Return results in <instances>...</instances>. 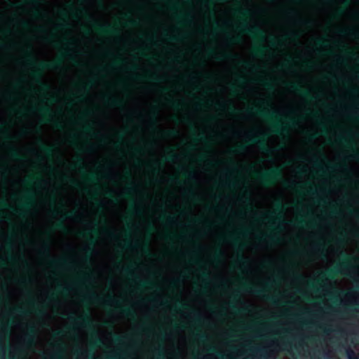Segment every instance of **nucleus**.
Returning <instances> with one entry per match:
<instances>
[{
	"instance_id": "obj_1",
	"label": "nucleus",
	"mask_w": 359,
	"mask_h": 359,
	"mask_svg": "<svg viewBox=\"0 0 359 359\" xmlns=\"http://www.w3.org/2000/svg\"><path fill=\"white\" fill-rule=\"evenodd\" d=\"M235 12L236 14L240 15L243 19L238 27L240 30L243 33L250 34L255 39L264 41L266 38L264 32L256 25L249 27L248 22L243 19L244 18H248L251 15L250 11L247 8H239L236 9Z\"/></svg>"
},
{
	"instance_id": "obj_2",
	"label": "nucleus",
	"mask_w": 359,
	"mask_h": 359,
	"mask_svg": "<svg viewBox=\"0 0 359 359\" xmlns=\"http://www.w3.org/2000/svg\"><path fill=\"white\" fill-rule=\"evenodd\" d=\"M69 319L71 321H74V323L81 325L83 327L92 330V338L93 339L92 341V345L94 347H100L103 344L102 339L97 336V332L95 331L93 328L92 320L88 313H86L85 315L77 318H75L74 316L70 315L69 316Z\"/></svg>"
},
{
	"instance_id": "obj_3",
	"label": "nucleus",
	"mask_w": 359,
	"mask_h": 359,
	"mask_svg": "<svg viewBox=\"0 0 359 359\" xmlns=\"http://www.w3.org/2000/svg\"><path fill=\"white\" fill-rule=\"evenodd\" d=\"M62 65V60L59 58L53 62H41L36 65V69L32 72V76L34 81L40 85L43 90H48V86L41 82V72L45 69H57Z\"/></svg>"
},
{
	"instance_id": "obj_4",
	"label": "nucleus",
	"mask_w": 359,
	"mask_h": 359,
	"mask_svg": "<svg viewBox=\"0 0 359 359\" xmlns=\"http://www.w3.org/2000/svg\"><path fill=\"white\" fill-rule=\"evenodd\" d=\"M342 257L344 258V261L334 266L332 269L326 270L320 274V279L322 280H332L334 279L337 276L341 273V269H346L350 266L349 259L350 257L345 253H342Z\"/></svg>"
},
{
	"instance_id": "obj_5",
	"label": "nucleus",
	"mask_w": 359,
	"mask_h": 359,
	"mask_svg": "<svg viewBox=\"0 0 359 359\" xmlns=\"http://www.w3.org/2000/svg\"><path fill=\"white\" fill-rule=\"evenodd\" d=\"M282 177L281 170L278 168H272L257 175V179L265 185H270L275 183Z\"/></svg>"
},
{
	"instance_id": "obj_6",
	"label": "nucleus",
	"mask_w": 359,
	"mask_h": 359,
	"mask_svg": "<svg viewBox=\"0 0 359 359\" xmlns=\"http://www.w3.org/2000/svg\"><path fill=\"white\" fill-rule=\"evenodd\" d=\"M276 209L273 212H269L264 216L271 223L283 222L285 207L280 201H277L275 204Z\"/></svg>"
},
{
	"instance_id": "obj_7",
	"label": "nucleus",
	"mask_w": 359,
	"mask_h": 359,
	"mask_svg": "<svg viewBox=\"0 0 359 359\" xmlns=\"http://www.w3.org/2000/svg\"><path fill=\"white\" fill-rule=\"evenodd\" d=\"M22 199V202L19 205V215L22 217H25L33 207L35 202V198L34 194L32 191H28L25 193Z\"/></svg>"
},
{
	"instance_id": "obj_8",
	"label": "nucleus",
	"mask_w": 359,
	"mask_h": 359,
	"mask_svg": "<svg viewBox=\"0 0 359 359\" xmlns=\"http://www.w3.org/2000/svg\"><path fill=\"white\" fill-rule=\"evenodd\" d=\"M296 124L297 121L295 118H287V123L284 125L279 121L273 122L271 123V128L274 133L285 135L288 133L289 128L294 127Z\"/></svg>"
},
{
	"instance_id": "obj_9",
	"label": "nucleus",
	"mask_w": 359,
	"mask_h": 359,
	"mask_svg": "<svg viewBox=\"0 0 359 359\" xmlns=\"http://www.w3.org/2000/svg\"><path fill=\"white\" fill-rule=\"evenodd\" d=\"M243 289L248 292H252L254 294L264 298L265 300L270 302L273 304L277 303V298L274 296L268 295L266 294V289H259L250 284L244 283Z\"/></svg>"
},
{
	"instance_id": "obj_10",
	"label": "nucleus",
	"mask_w": 359,
	"mask_h": 359,
	"mask_svg": "<svg viewBox=\"0 0 359 359\" xmlns=\"http://www.w3.org/2000/svg\"><path fill=\"white\" fill-rule=\"evenodd\" d=\"M248 112L250 114H255L257 116L264 118L267 120H278L277 113L273 111H270L268 109H254L251 108L248 109Z\"/></svg>"
},
{
	"instance_id": "obj_11",
	"label": "nucleus",
	"mask_w": 359,
	"mask_h": 359,
	"mask_svg": "<svg viewBox=\"0 0 359 359\" xmlns=\"http://www.w3.org/2000/svg\"><path fill=\"white\" fill-rule=\"evenodd\" d=\"M251 144H257L259 149L265 154H270L273 150L266 144V139L258 136H253L249 139Z\"/></svg>"
},
{
	"instance_id": "obj_12",
	"label": "nucleus",
	"mask_w": 359,
	"mask_h": 359,
	"mask_svg": "<svg viewBox=\"0 0 359 359\" xmlns=\"http://www.w3.org/2000/svg\"><path fill=\"white\" fill-rule=\"evenodd\" d=\"M229 238L231 239V242L233 243L234 245L236 246H238L240 250H241V252L238 253L237 255V259L236 261L242 264L243 266H245L248 264V261L247 260V259L244 257L243 255V250L245 248V245L244 244H240L239 243V240L237 238H234L231 236H229Z\"/></svg>"
},
{
	"instance_id": "obj_13",
	"label": "nucleus",
	"mask_w": 359,
	"mask_h": 359,
	"mask_svg": "<svg viewBox=\"0 0 359 359\" xmlns=\"http://www.w3.org/2000/svg\"><path fill=\"white\" fill-rule=\"evenodd\" d=\"M93 26L98 32L102 34H116L118 33L117 30L109 25H101L97 22H94Z\"/></svg>"
},
{
	"instance_id": "obj_14",
	"label": "nucleus",
	"mask_w": 359,
	"mask_h": 359,
	"mask_svg": "<svg viewBox=\"0 0 359 359\" xmlns=\"http://www.w3.org/2000/svg\"><path fill=\"white\" fill-rule=\"evenodd\" d=\"M289 87L290 90L297 92L302 97L306 100H313L316 98L311 95V93L309 90H302V87L295 83H290Z\"/></svg>"
},
{
	"instance_id": "obj_15",
	"label": "nucleus",
	"mask_w": 359,
	"mask_h": 359,
	"mask_svg": "<svg viewBox=\"0 0 359 359\" xmlns=\"http://www.w3.org/2000/svg\"><path fill=\"white\" fill-rule=\"evenodd\" d=\"M36 334V329L33 325L27 327V332L25 336V341L27 344H32L34 341V336Z\"/></svg>"
},
{
	"instance_id": "obj_16",
	"label": "nucleus",
	"mask_w": 359,
	"mask_h": 359,
	"mask_svg": "<svg viewBox=\"0 0 359 359\" xmlns=\"http://www.w3.org/2000/svg\"><path fill=\"white\" fill-rule=\"evenodd\" d=\"M116 304V309L118 310L122 314H123L124 316H131V317H135L136 316V313L134 311L133 309H132L130 307H125V306H122L117 301H115Z\"/></svg>"
},
{
	"instance_id": "obj_17",
	"label": "nucleus",
	"mask_w": 359,
	"mask_h": 359,
	"mask_svg": "<svg viewBox=\"0 0 359 359\" xmlns=\"http://www.w3.org/2000/svg\"><path fill=\"white\" fill-rule=\"evenodd\" d=\"M38 111L46 121H50V118L53 117V114L50 109L47 107H40L38 109Z\"/></svg>"
},
{
	"instance_id": "obj_18",
	"label": "nucleus",
	"mask_w": 359,
	"mask_h": 359,
	"mask_svg": "<svg viewBox=\"0 0 359 359\" xmlns=\"http://www.w3.org/2000/svg\"><path fill=\"white\" fill-rule=\"evenodd\" d=\"M104 100L109 105L114 107H120L123 104V100L114 97H106Z\"/></svg>"
},
{
	"instance_id": "obj_19",
	"label": "nucleus",
	"mask_w": 359,
	"mask_h": 359,
	"mask_svg": "<svg viewBox=\"0 0 359 359\" xmlns=\"http://www.w3.org/2000/svg\"><path fill=\"white\" fill-rule=\"evenodd\" d=\"M309 225L310 227H314L316 224V220L314 219H311L309 222H306L304 219H298L297 221L296 226L299 227H302L304 225Z\"/></svg>"
},
{
	"instance_id": "obj_20",
	"label": "nucleus",
	"mask_w": 359,
	"mask_h": 359,
	"mask_svg": "<svg viewBox=\"0 0 359 359\" xmlns=\"http://www.w3.org/2000/svg\"><path fill=\"white\" fill-rule=\"evenodd\" d=\"M89 243H90V245L88 246V248L86 250V257H85L86 261H88L90 259V256L93 252V246L95 245V241L93 238H90Z\"/></svg>"
},
{
	"instance_id": "obj_21",
	"label": "nucleus",
	"mask_w": 359,
	"mask_h": 359,
	"mask_svg": "<svg viewBox=\"0 0 359 359\" xmlns=\"http://www.w3.org/2000/svg\"><path fill=\"white\" fill-rule=\"evenodd\" d=\"M135 282L137 283L140 288H143L146 287H152L154 285L152 282L140 280L138 277H137Z\"/></svg>"
},
{
	"instance_id": "obj_22",
	"label": "nucleus",
	"mask_w": 359,
	"mask_h": 359,
	"mask_svg": "<svg viewBox=\"0 0 359 359\" xmlns=\"http://www.w3.org/2000/svg\"><path fill=\"white\" fill-rule=\"evenodd\" d=\"M60 350L55 352L52 355L51 358L53 359H61L63 356L64 353V346L62 344H59Z\"/></svg>"
},
{
	"instance_id": "obj_23",
	"label": "nucleus",
	"mask_w": 359,
	"mask_h": 359,
	"mask_svg": "<svg viewBox=\"0 0 359 359\" xmlns=\"http://www.w3.org/2000/svg\"><path fill=\"white\" fill-rule=\"evenodd\" d=\"M266 48L262 46H255L253 48V53L256 56H263L265 53Z\"/></svg>"
},
{
	"instance_id": "obj_24",
	"label": "nucleus",
	"mask_w": 359,
	"mask_h": 359,
	"mask_svg": "<svg viewBox=\"0 0 359 359\" xmlns=\"http://www.w3.org/2000/svg\"><path fill=\"white\" fill-rule=\"evenodd\" d=\"M90 298L93 299L95 302H100L102 300V298L97 296L95 293L92 292L89 295L84 297V298L82 299V302H86Z\"/></svg>"
},
{
	"instance_id": "obj_25",
	"label": "nucleus",
	"mask_w": 359,
	"mask_h": 359,
	"mask_svg": "<svg viewBox=\"0 0 359 359\" xmlns=\"http://www.w3.org/2000/svg\"><path fill=\"white\" fill-rule=\"evenodd\" d=\"M179 135L178 130L175 129H171L163 131V135L167 137H175Z\"/></svg>"
},
{
	"instance_id": "obj_26",
	"label": "nucleus",
	"mask_w": 359,
	"mask_h": 359,
	"mask_svg": "<svg viewBox=\"0 0 359 359\" xmlns=\"http://www.w3.org/2000/svg\"><path fill=\"white\" fill-rule=\"evenodd\" d=\"M177 18L179 20V22H189L191 20V15L189 13H183L177 15Z\"/></svg>"
},
{
	"instance_id": "obj_27",
	"label": "nucleus",
	"mask_w": 359,
	"mask_h": 359,
	"mask_svg": "<svg viewBox=\"0 0 359 359\" xmlns=\"http://www.w3.org/2000/svg\"><path fill=\"white\" fill-rule=\"evenodd\" d=\"M41 149L47 156H51L53 155V149L51 147H47L44 144H41Z\"/></svg>"
},
{
	"instance_id": "obj_28",
	"label": "nucleus",
	"mask_w": 359,
	"mask_h": 359,
	"mask_svg": "<svg viewBox=\"0 0 359 359\" xmlns=\"http://www.w3.org/2000/svg\"><path fill=\"white\" fill-rule=\"evenodd\" d=\"M317 285H321V283L319 279L316 280V282H313V281H309L307 283V285H308V287L314 290V291H318V289L317 287Z\"/></svg>"
},
{
	"instance_id": "obj_29",
	"label": "nucleus",
	"mask_w": 359,
	"mask_h": 359,
	"mask_svg": "<svg viewBox=\"0 0 359 359\" xmlns=\"http://www.w3.org/2000/svg\"><path fill=\"white\" fill-rule=\"evenodd\" d=\"M223 256V253L220 248H217L215 251L213 259L215 261L218 262L221 259Z\"/></svg>"
},
{
	"instance_id": "obj_30",
	"label": "nucleus",
	"mask_w": 359,
	"mask_h": 359,
	"mask_svg": "<svg viewBox=\"0 0 359 359\" xmlns=\"http://www.w3.org/2000/svg\"><path fill=\"white\" fill-rule=\"evenodd\" d=\"M133 267H134V264H131L128 265V266L123 268V272L124 273L127 274L128 276H133Z\"/></svg>"
},
{
	"instance_id": "obj_31",
	"label": "nucleus",
	"mask_w": 359,
	"mask_h": 359,
	"mask_svg": "<svg viewBox=\"0 0 359 359\" xmlns=\"http://www.w3.org/2000/svg\"><path fill=\"white\" fill-rule=\"evenodd\" d=\"M227 0H208L207 1H204L203 2V4L205 6H208V7H213V6L215 5V4L216 2H224V1H226Z\"/></svg>"
},
{
	"instance_id": "obj_32",
	"label": "nucleus",
	"mask_w": 359,
	"mask_h": 359,
	"mask_svg": "<svg viewBox=\"0 0 359 359\" xmlns=\"http://www.w3.org/2000/svg\"><path fill=\"white\" fill-rule=\"evenodd\" d=\"M246 147L243 144L238 145L235 149L232 150V152L235 154H241L245 151Z\"/></svg>"
},
{
	"instance_id": "obj_33",
	"label": "nucleus",
	"mask_w": 359,
	"mask_h": 359,
	"mask_svg": "<svg viewBox=\"0 0 359 359\" xmlns=\"http://www.w3.org/2000/svg\"><path fill=\"white\" fill-rule=\"evenodd\" d=\"M346 352L349 359H358L355 353L351 348H347Z\"/></svg>"
},
{
	"instance_id": "obj_34",
	"label": "nucleus",
	"mask_w": 359,
	"mask_h": 359,
	"mask_svg": "<svg viewBox=\"0 0 359 359\" xmlns=\"http://www.w3.org/2000/svg\"><path fill=\"white\" fill-rule=\"evenodd\" d=\"M57 290L62 294H67L69 292V288L67 287H63L62 285L58 284L56 287Z\"/></svg>"
},
{
	"instance_id": "obj_35",
	"label": "nucleus",
	"mask_w": 359,
	"mask_h": 359,
	"mask_svg": "<svg viewBox=\"0 0 359 359\" xmlns=\"http://www.w3.org/2000/svg\"><path fill=\"white\" fill-rule=\"evenodd\" d=\"M262 83L265 88L270 90H273V86L271 81H269L267 80H262Z\"/></svg>"
},
{
	"instance_id": "obj_36",
	"label": "nucleus",
	"mask_w": 359,
	"mask_h": 359,
	"mask_svg": "<svg viewBox=\"0 0 359 359\" xmlns=\"http://www.w3.org/2000/svg\"><path fill=\"white\" fill-rule=\"evenodd\" d=\"M86 179L88 182H95L97 180V175L95 173L86 175Z\"/></svg>"
},
{
	"instance_id": "obj_37",
	"label": "nucleus",
	"mask_w": 359,
	"mask_h": 359,
	"mask_svg": "<svg viewBox=\"0 0 359 359\" xmlns=\"http://www.w3.org/2000/svg\"><path fill=\"white\" fill-rule=\"evenodd\" d=\"M55 229L65 231L66 229L63 219L59 220L55 226Z\"/></svg>"
},
{
	"instance_id": "obj_38",
	"label": "nucleus",
	"mask_w": 359,
	"mask_h": 359,
	"mask_svg": "<svg viewBox=\"0 0 359 359\" xmlns=\"http://www.w3.org/2000/svg\"><path fill=\"white\" fill-rule=\"evenodd\" d=\"M51 264H60V265H62V266H65V265H67L68 264L67 262V260L65 258H62V259H60L59 260H53L51 262Z\"/></svg>"
},
{
	"instance_id": "obj_39",
	"label": "nucleus",
	"mask_w": 359,
	"mask_h": 359,
	"mask_svg": "<svg viewBox=\"0 0 359 359\" xmlns=\"http://www.w3.org/2000/svg\"><path fill=\"white\" fill-rule=\"evenodd\" d=\"M175 309H187V305L184 304L181 300L177 299L175 305Z\"/></svg>"
},
{
	"instance_id": "obj_40",
	"label": "nucleus",
	"mask_w": 359,
	"mask_h": 359,
	"mask_svg": "<svg viewBox=\"0 0 359 359\" xmlns=\"http://www.w3.org/2000/svg\"><path fill=\"white\" fill-rule=\"evenodd\" d=\"M250 351L259 353L262 354V356L264 358H266V355L264 354L266 352V350L264 348H253L250 349Z\"/></svg>"
},
{
	"instance_id": "obj_41",
	"label": "nucleus",
	"mask_w": 359,
	"mask_h": 359,
	"mask_svg": "<svg viewBox=\"0 0 359 359\" xmlns=\"http://www.w3.org/2000/svg\"><path fill=\"white\" fill-rule=\"evenodd\" d=\"M123 339L124 338L123 337H121L119 335L115 334L113 335V341L116 344H122L123 342Z\"/></svg>"
},
{
	"instance_id": "obj_42",
	"label": "nucleus",
	"mask_w": 359,
	"mask_h": 359,
	"mask_svg": "<svg viewBox=\"0 0 359 359\" xmlns=\"http://www.w3.org/2000/svg\"><path fill=\"white\" fill-rule=\"evenodd\" d=\"M10 154H11V156L12 158H13L15 159H19V158H20L19 153L15 149L11 148L10 150Z\"/></svg>"
},
{
	"instance_id": "obj_43",
	"label": "nucleus",
	"mask_w": 359,
	"mask_h": 359,
	"mask_svg": "<svg viewBox=\"0 0 359 359\" xmlns=\"http://www.w3.org/2000/svg\"><path fill=\"white\" fill-rule=\"evenodd\" d=\"M83 159L81 157L77 158L76 163H75V166L79 167V168H81V169L82 170H83L85 168H84V166H83Z\"/></svg>"
},
{
	"instance_id": "obj_44",
	"label": "nucleus",
	"mask_w": 359,
	"mask_h": 359,
	"mask_svg": "<svg viewBox=\"0 0 359 359\" xmlns=\"http://www.w3.org/2000/svg\"><path fill=\"white\" fill-rule=\"evenodd\" d=\"M228 39L229 42L231 43H238L241 41V37L240 36L229 37Z\"/></svg>"
},
{
	"instance_id": "obj_45",
	"label": "nucleus",
	"mask_w": 359,
	"mask_h": 359,
	"mask_svg": "<svg viewBox=\"0 0 359 359\" xmlns=\"http://www.w3.org/2000/svg\"><path fill=\"white\" fill-rule=\"evenodd\" d=\"M195 140H200L203 142H206L208 140V138L206 136L204 135L203 133H199L196 137L194 139Z\"/></svg>"
},
{
	"instance_id": "obj_46",
	"label": "nucleus",
	"mask_w": 359,
	"mask_h": 359,
	"mask_svg": "<svg viewBox=\"0 0 359 359\" xmlns=\"http://www.w3.org/2000/svg\"><path fill=\"white\" fill-rule=\"evenodd\" d=\"M195 335L200 341L204 342L207 339V335L204 333H196Z\"/></svg>"
},
{
	"instance_id": "obj_47",
	"label": "nucleus",
	"mask_w": 359,
	"mask_h": 359,
	"mask_svg": "<svg viewBox=\"0 0 359 359\" xmlns=\"http://www.w3.org/2000/svg\"><path fill=\"white\" fill-rule=\"evenodd\" d=\"M169 102L174 109H178L180 108V104L179 102L172 100H169Z\"/></svg>"
},
{
	"instance_id": "obj_48",
	"label": "nucleus",
	"mask_w": 359,
	"mask_h": 359,
	"mask_svg": "<svg viewBox=\"0 0 359 359\" xmlns=\"http://www.w3.org/2000/svg\"><path fill=\"white\" fill-rule=\"evenodd\" d=\"M74 215H75L74 211L67 212L62 215L64 219L72 218Z\"/></svg>"
},
{
	"instance_id": "obj_49",
	"label": "nucleus",
	"mask_w": 359,
	"mask_h": 359,
	"mask_svg": "<svg viewBox=\"0 0 359 359\" xmlns=\"http://www.w3.org/2000/svg\"><path fill=\"white\" fill-rule=\"evenodd\" d=\"M177 158V156L174 154V153H171L170 154V155L165 158V160L167 161H169V162H172L174 161L176 158Z\"/></svg>"
},
{
	"instance_id": "obj_50",
	"label": "nucleus",
	"mask_w": 359,
	"mask_h": 359,
	"mask_svg": "<svg viewBox=\"0 0 359 359\" xmlns=\"http://www.w3.org/2000/svg\"><path fill=\"white\" fill-rule=\"evenodd\" d=\"M316 44L318 46H327V43L325 42L322 39H318L316 40Z\"/></svg>"
},
{
	"instance_id": "obj_51",
	"label": "nucleus",
	"mask_w": 359,
	"mask_h": 359,
	"mask_svg": "<svg viewBox=\"0 0 359 359\" xmlns=\"http://www.w3.org/2000/svg\"><path fill=\"white\" fill-rule=\"evenodd\" d=\"M160 219H162V220L166 219L169 222H171L173 221V217H171L170 215H167L165 214L161 215L160 217Z\"/></svg>"
},
{
	"instance_id": "obj_52",
	"label": "nucleus",
	"mask_w": 359,
	"mask_h": 359,
	"mask_svg": "<svg viewBox=\"0 0 359 359\" xmlns=\"http://www.w3.org/2000/svg\"><path fill=\"white\" fill-rule=\"evenodd\" d=\"M209 350H210V351L215 353L218 358H222V359L224 358V355L217 352L215 347H211Z\"/></svg>"
},
{
	"instance_id": "obj_53",
	"label": "nucleus",
	"mask_w": 359,
	"mask_h": 359,
	"mask_svg": "<svg viewBox=\"0 0 359 359\" xmlns=\"http://www.w3.org/2000/svg\"><path fill=\"white\" fill-rule=\"evenodd\" d=\"M33 179L36 180L37 182H41L42 181L41 178H40L39 177H32V178H31V179L26 180L25 182L27 184H32L33 183V180H32Z\"/></svg>"
},
{
	"instance_id": "obj_54",
	"label": "nucleus",
	"mask_w": 359,
	"mask_h": 359,
	"mask_svg": "<svg viewBox=\"0 0 359 359\" xmlns=\"http://www.w3.org/2000/svg\"><path fill=\"white\" fill-rule=\"evenodd\" d=\"M337 141L339 143L345 144L348 142V138L346 137L340 135L338 137Z\"/></svg>"
},
{
	"instance_id": "obj_55",
	"label": "nucleus",
	"mask_w": 359,
	"mask_h": 359,
	"mask_svg": "<svg viewBox=\"0 0 359 359\" xmlns=\"http://www.w3.org/2000/svg\"><path fill=\"white\" fill-rule=\"evenodd\" d=\"M268 237L273 242H278L279 241V238L276 234L269 235Z\"/></svg>"
},
{
	"instance_id": "obj_56",
	"label": "nucleus",
	"mask_w": 359,
	"mask_h": 359,
	"mask_svg": "<svg viewBox=\"0 0 359 359\" xmlns=\"http://www.w3.org/2000/svg\"><path fill=\"white\" fill-rule=\"evenodd\" d=\"M13 311L20 315L25 314V311L22 307H16L13 309Z\"/></svg>"
},
{
	"instance_id": "obj_57",
	"label": "nucleus",
	"mask_w": 359,
	"mask_h": 359,
	"mask_svg": "<svg viewBox=\"0 0 359 359\" xmlns=\"http://www.w3.org/2000/svg\"><path fill=\"white\" fill-rule=\"evenodd\" d=\"M156 351L158 356H160V357L164 356L163 348L162 346H160L158 348L156 349Z\"/></svg>"
},
{
	"instance_id": "obj_58",
	"label": "nucleus",
	"mask_w": 359,
	"mask_h": 359,
	"mask_svg": "<svg viewBox=\"0 0 359 359\" xmlns=\"http://www.w3.org/2000/svg\"><path fill=\"white\" fill-rule=\"evenodd\" d=\"M201 278H203V280L204 281L208 280H209V277H210L209 276V273L208 272H206V271L202 272L201 274Z\"/></svg>"
},
{
	"instance_id": "obj_59",
	"label": "nucleus",
	"mask_w": 359,
	"mask_h": 359,
	"mask_svg": "<svg viewBox=\"0 0 359 359\" xmlns=\"http://www.w3.org/2000/svg\"><path fill=\"white\" fill-rule=\"evenodd\" d=\"M171 10L172 11H177L180 8V5L176 1H174L172 5H171V7H170Z\"/></svg>"
},
{
	"instance_id": "obj_60",
	"label": "nucleus",
	"mask_w": 359,
	"mask_h": 359,
	"mask_svg": "<svg viewBox=\"0 0 359 359\" xmlns=\"http://www.w3.org/2000/svg\"><path fill=\"white\" fill-rule=\"evenodd\" d=\"M130 212H131L133 214V213H135H135H140V211H139V210L137 209L136 206H135L134 204H132V205H130Z\"/></svg>"
},
{
	"instance_id": "obj_61",
	"label": "nucleus",
	"mask_w": 359,
	"mask_h": 359,
	"mask_svg": "<svg viewBox=\"0 0 359 359\" xmlns=\"http://www.w3.org/2000/svg\"><path fill=\"white\" fill-rule=\"evenodd\" d=\"M120 358V355L118 353H114L108 356L109 359H118Z\"/></svg>"
},
{
	"instance_id": "obj_62",
	"label": "nucleus",
	"mask_w": 359,
	"mask_h": 359,
	"mask_svg": "<svg viewBox=\"0 0 359 359\" xmlns=\"http://www.w3.org/2000/svg\"><path fill=\"white\" fill-rule=\"evenodd\" d=\"M317 137H318V134L317 133H311V134L308 135V138H309V140H315Z\"/></svg>"
},
{
	"instance_id": "obj_63",
	"label": "nucleus",
	"mask_w": 359,
	"mask_h": 359,
	"mask_svg": "<svg viewBox=\"0 0 359 359\" xmlns=\"http://www.w3.org/2000/svg\"><path fill=\"white\" fill-rule=\"evenodd\" d=\"M36 313L39 316H43L45 314V311L43 309H40L38 307L36 308Z\"/></svg>"
},
{
	"instance_id": "obj_64",
	"label": "nucleus",
	"mask_w": 359,
	"mask_h": 359,
	"mask_svg": "<svg viewBox=\"0 0 359 359\" xmlns=\"http://www.w3.org/2000/svg\"><path fill=\"white\" fill-rule=\"evenodd\" d=\"M194 318L196 322L200 323L201 321V317L198 313L194 312Z\"/></svg>"
}]
</instances>
